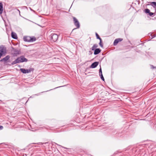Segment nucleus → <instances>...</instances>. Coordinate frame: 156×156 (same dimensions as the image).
Listing matches in <instances>:
<instances>
[{
	"label": "nucleus",
	"instance_id": "nucleus-1",
	"mask_svg": "<svg viewBox=\"0 0 156 156\" xmlns=\"http://www.w3.org/2000/svg\"><path fill=\"white\" fill-rule=\"evenodd\" d=\"M24 41L28 42H31L35 41L36 38L34 37H31L30 36H24L23 37Z\"/></svg>",
	"mask_w": 156,
	"mask_h": 156
},
{
	"label": "nucleus",
	"instance_id": "nucleus-2",
	"mask_svg": "<svg viewBox=\"0 0 156 156\" xmlns=\"http://www.w3.org/2000/svg\"><path fill=\"white\" fill-rule=\"evenodd\" d=\"M51 40L54 42L56 41L58 38L57 34H52L50 36Z\"/></svg>",
	"mask_w": 156,
	"mask_h": 156
},
{
	"label": "nucleus",
	"instance_id": "nucleus-3",
	"mask_svg": "<svg viewBox=\"0 0 156 156\" xmlns=\"http://www.w3.org/2000/svg\"><path fill=\"white\" fill-rule=\"evenodd\" d=\"M73 19L74 25L76 27V28L73 29V31L76 28H78L80 27V24L77 20L74 17H73Z\"/></svg>",
	"mask_w": 156,
	"mask_h": 156
},
{
	"label": "nucleus",
	"instance_id": "nucleus-4",
	"mask_svg": "<svg viewBox=\"0 0 156 156\" xmlns=\"http://www.w3.org/2000/svg\"><path fill=\"white\" fill-rule=\"evenodd\" d=\"M6 53V48L4 46L2 45L0 46V53L2 55H5Z\"/></svg>",
	"mask_w": 156,
	"mask_h": 156
},
{
	"label": "nucleus",
	"instance_id": "nucleus-5",
	"mask_svg": "<svg viewBox=\"0 0 156 156\" xmlns=\"http://www.w3.org/2000/svg\"><path fill=\"white\" fill-rule=\"evenodd\" d=\"M20 70L23 73H30L31 71L33 70V68H30L29 69H26L22 68L20 69Z\"/></svg>",
	"mask_w": 156,
	"mask_h": 156
},
{
	"label": "nucleus",
	"instance_id": "nucleus-6",
	"mask_svg": "<svg viewBox=\"0 0 156 156\" xmlns=\"http://www.w3.org/2000/svg\"><path fill=\"white\" fill-rule=\"evenodd\" d=\"M19 59V62L20 63L22 62H27V61L28 60L25 58L24 56H22L18 58Z\"/></svg>",
	"mask_w": 156,
	"mask_h": 156
},
{
	"label": "nucleus",
	"instance_id": "nucleus-7",
	"mask_svg": "<svg viewBox=\"0 0 156 156\" xmlns=\"http://www.w3.org/2000/svg\"><path fill=\"white\" fill-rule=\"evenodd\" d=\"M20 53V51L15 49H13L12 50V54L14 56H16L18 54H19Z\"/></svg>",
	"mask_w": 156,
	"mask_h": 156
},
{
	"label": "nucleus",
	"instance_id": "nucleus-8",
	"mask_svg": "<svg viewBox=\"0 0 156 156\" xmlns=\"http://www.w3.org/2000/svg\"><path fill=\"white\" fill-rule=\"evenodd\" d=\"M123 39L121 38H117L115 39L113 45L114 46H115L117 45L118 43L120 41H122Z\"/></svg>",
	"mask_w": 156,
	"mask_h": 156
},
{
	"label": "nucleus",
	"instance_id": "nucleus-9",
	"mask_svg": "<svg viewBox=\"0 0 156 156\" xmlns=\"http://www.w3.org/2000/svg\"><path fill=\"white\" fill-rule=\"evenodd\" d=\"M99 62H95L92 63L90 66V68H94L96 67L98 65Z\"/></svg>",
	"mask_w": 156,
	"mask_h": 156
},
{
	"label": "nucleus",
	"instance_id": "nucleus-10",
	"mask_svg": "<svg viewBox=\"0 0 156 156\" xmlns=\"http://www.w3.org/2000/svg\"><path fill=\"white\" fill-rule=\"evenodd\" d=\"M94 50V55H96L98 54L101 51V50L99 48H96Z\"/></svg>",
	"mask_w": 156,
	"mask_h": 156
},
{
	"label": "nucleus",
	"instance_id": "nucleus-11",
	"mask_svg": "<svg viewBox=\"0 0 156 156\" xmlns=\"http://www.w3.org/2000/svg\"><path fill=\"white\" fill-rule=\"evenodd\" d=\"M10 58V56L9 55H7L6 56L5 58H3V59H2L1 60V61H4V62H6L7 60H9V59Z\"/></svg>",
	"mask_w": 156,
	"mask_h": 156
},
{
	"label": "nucleus",
	"instance_id": "nucleus-12",
	"mask_svg": "<svg viewBox=\"0 0 156 156\" xmlns=\"http://www.w3.org/2000/svg\"><path fill=\"white\" fill-rule=\"evenodd\" d=\"M11 36L14 39H16L17 38L16 34L13 32L11 33Z\"/></svg>",
	"mask_w": 156,
	"mask_h": 156
},
{
	"label": "nucleus",
	"instance_id": "nucleus-13",
	"mask_svg": "<svg viewBox=\"0 0 156 156\" xmlns=\"http://www.w3.org/2000/svg\"><path fill=\"white\" fill-rule=\"evenodd\" d=\"M3 10L2 4V3L0 2V14H1L2 13Z\"/></svg>",
	"mask_w": 156,
	"mask_h": 156
},
{
	"label": "nucleus",
	"instance_id": "nucleus-14",
	"mask_svg": "<svg viewBox=\"0 0 156 156\" xmlns=\"http://www.w3.org/2000/svg\"><path fill=\"white\" fill-rule=\"evenodd\" d=\"M19 62V59H18V58H17L16 59V60L13 61L12 63V65H14L16 64V63H19L20 62Z\"/></svg>",
	"mask_w": 156,
	"mask_h": 156
},
{
	"label": "nucleus",
	"instance_id": "nucleus-15",
	"mask_svg": "<svg viewBox=\"0 0 156 156\" xmlns=\"http://www.w3.org/2000/svg\"><path fill=\"white\" fill-rule=\"evenodd\" d=\"M150 5L154 8H156V2H151Z\"/></svg>",
	"mask_w": 156,
	"mask_h": 156
},
{
	"label": "nucleus",
	"instance_id": "nucleus-16",
	"mask_svg": "<svg viewBox=\"0 0 156 156\" xmlns=\"http://www.w3.org/2000/svg\"><path fill=\"white\" fill-rule=\"evenodd\" d=\"M98 47V45L97 44H94L93 45V47H92V48H91L92 50L93 51L95 50L96 49L95 48H97V47Z\"/></svg>",
	"mask_w": 156,
	"mask_h": 156
},
{
	"label": "nucleus",
	"instance_id": "nucleus-17",
	"mask_svg": "<svg viewBox=\"0 0 156 156\" xmlns=\"http://www.w3.org/2000/svg\"><path fill=\"white\" fill-rule=\"evenodd\" d=\"M144 11L146 13L149 14L150 12V10L149 9H144Z\"/></svg>",
	"mask_w": 156,
	"mask_h": 156
},
{
	"label": "nucleus",
	"instance_id": "nucleus-18",
	"mask_svg": "<svg viewBox=\"0 0 156 156\" xmlns=\"http://www.w3.org/2000/svg\"><path fill=\"white\" fill-rule=\"evenodd\" d=\"M100 42H99V44L100 45V46H101V47L103 48V44L102 42V40L101 39V40H100Z\"/></svg>",
	"mask_w": 156,
	"mask_h": 156
},
{
	"label": "nucleus",
	"instance_id": "nucleus-19",
	"mask_svg": "<svg viewBox=\"0 0 156 156\" xmlns=\"http://www.w3.org/2000/svg\"><path fill=\"white\" fill-rule=\"evenodd\" d=\"M95 34H96V37L97 39H99V40H101V39L99 37V35H98V34L97 33H96Z\"/></svg>",
	"mask_w": 156,
	"mask_h": 156
},
{
	"label": "nucleus",
	"instance_id": "nucleus-20",
	"mask_svg": "<svg viewBox=\"0 0 156 156\" xmlns=\"http://www.w3.org/2000/svg\"><path fill=\"white\" fill-rule=\"evenodd\" d=\"M99 76H100L101 78V80H102L104 81L105 80V79H104V77L103 76L102 74H101Z\"/></svg>",
	"mask_w": 156,
	"mask_h": 156
},
{
	"label": "nucleus",
	"instance_id": "nucleus-21",
	"mask_svg": "<svg viewBox=\"0 0 156 156\" xmlns=\"http://www.w3.org/2000/svg\"><path fill=\"white\" fill-rule=\"evenodd\" d=\"M99 75L101 74H102V70H101V67H100V68L99 70Z\"/></svg>",
	"mask_w": 156,
	"mask_h": 156
},
{
	"label": "nucleus",
	"instance_id": "nucleus-22",
	"mask_svg": "<svg viewBox=\"0 0 156 156\" xmlns=\"http://www.w3.org/2000/svg\"><path fill=\"white\" fill-rule=\"evenodd\" d=\"M48 143V142H46V143H40H40H37V144L38 145H42L43 144H47Z\"/></svg>",
	"mask_w": 156,
	"mask_h": 156
},
{
	"label": "nucleus",
	"instance_id": "nucleus-23",
	"mask_svg": "<svg viewBox=\"0 0 156 156\" xmlns=\"http://www.w3.org/2000/svg\"><path fill=\"white\" fill-rule=\"evenodd\" d=\"M154 13H153V12H150L149 13V15L150 16H151L153 15H154Z\"/></svg>",
	"mask_w": 156,
	"mask_h": 156
},
{
	"label": "nucleus",
	"instance_id": "nucleus-24",
	"mask_svg": "<svg viewBox=\"0 0 156 156\" xmlns=\"http://www.w3.org/2000/svg\"><path fill=\"white\" fill-rule=\"evenodd\" d=\"M151 36L152 37V38H153L154 37L156 36V34H153L151 35Z\"/></svg>",
	"mask_w": 156,
	"mask_h": 156
},
{
	"label": "nucleus",
	"instance_id": "nucleus-25",
	"mask_svg": "<svg viewBox=\"0 0 156 156\" xmlns=\"http://www.w3.org/2000/svg\"><path fill=\"white\" fill-rule=\"evenodd\" d=\"M3 128V127L2 126L0 125V130L2 129Z\"/></svg>",
	"mask_w": 156,
	"mask_h": 156
},
{
	"label": "nucleus",
	"instance_id": "nucleus-26",
	"mask_svg": "<svg viewBox=\"0 0 156 156\" xmlns=\"http://www.w3.org/2000/svg\"><path fill=\"white\" fill-rule=\"evenodd\" d=\"M2 56V54L0 53V58H1V57Z\"/></svg>",
	"mask_w": 156,
	"mask_h": 156
},
{
	"label": "nucleus",
	"instance_id": "nucleus-27",
	"mask_svg": "<svg viewBox=\"0 0 156 156\" xmlns=\"http://www.w3.org/2000/svg\"><path fill=\"white\" fill-rule=\"evenodd\" d=\"M151 67H152V68H154V67L153 66H151Z\"/></svg>",
	"mask_w": 156,
	"mask_h": 156
},
{
	"label": "nucleus",
	"instance_id": "nucleus-28",
	"mask_svg": "<svg viewBox=\"0 0 156 156\" xmlns=\"http://www.w3.org/2000/svg\"><path fill=\"white\" fill-rule=\"evenodd\" d=\"M17 10L19 12V13H20V10L19 9H17Z\"/></svg>",
	"mask_w": 156,
	"mask_h": 156
}]
</instances>
